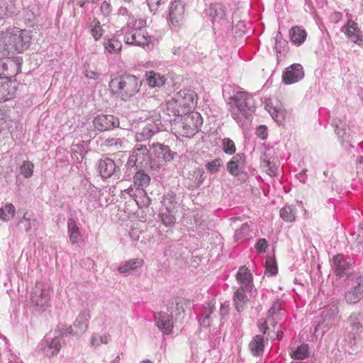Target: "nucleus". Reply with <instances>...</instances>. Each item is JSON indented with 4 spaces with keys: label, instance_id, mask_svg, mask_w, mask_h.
I'll return each mask as SVG.
<instances>
[{
    "label": "nucleus",
    "instance_id": "obj_1",
    "mask_svg": "<svg viewBox=\"0 0 363 363\" xmlns=\"http://www.w3.org/2000/svg\"><path fill=\"white\" fill-rule=\"evenodd\" d=\"M31 31L16 27L0 32V53L7 55L11 52H23L31 43Z\"/></svg>",
    "mask_w": 363,
    "mask_h": 363
},
{
    "label": "nucleus",
    "instance_id": "obj_2",
    "mask_svg": "<svg viewBox=\"0 0 363 363\" xmlns=\"http://www.w3.org/2000/svg\"><path fill=\"white\" fill-rule=\"evenodd\" d=\"M197 101L198 96L194 90L183 89L166 101L163 112L169 116L194 111Z\"/></svg>",
    "mask_w": 363,
    "mask_h": 363
},
{
    "label": "nucleus",
    "instance_id": "obj_3",
    "mask_svg": "<svg viewBox=\"0 0 363 363\" xmlns=\"http://www.w3.org/2000/svg\"><path fill=\"white\" fill-rule=\"evenodd\" d=\"M168 117L171 130L177 137H191L199 132L203 124V118L197 111Z\"/></svg>",
    "mask_w": 363,
    "mask_h": 363
},
{
    "label": "nucleus",
    "instance_id": "obj_4",
    "mask_svg": "<svg viewBox=\"0 0 363 363\" xmlns=\"http://www.w3.org/2000/svg\"><path fill=\"white\" fill-rule=\"evenodd\" d=\"M229 111L233 118L240 126L245 125L255 111V102L250 94L237 91L228 99Z\"/></svg>",
    "mask_w": 363,
    "mask_h": 363
},
{
    "label": "nucleus",
    "instance_id": "obj_5",
    "mask_svg": "<svg viewBox=\"0 0 363 363\" xmlns=\"http://www.w3.org/2000/svg\"><path fill=\"white\" fill-rule=\"evenodd\" d=\"M141 84V80L134 75L117 76L111 78L108 90L112 96L126 101L139 91Z\"/></svg>",
    "mask_w": 363,
    "mask_h": 363
},
{
    "label": "nucleus",
    "instance_id": "obj_6",
    "mask_svg": "<svg viewBox=\"0 0 363 363\" xmlns=\"http://www.w3.org/2000/svg\"><path fill=\"white\" fill-rule=\"evenodd\" d=\"M132 128L135 131L136 140L142 142L149 140L161 130L162 125L157 116H152L145 118L140 117L138 121H133Z\"/></svg>",
    "mask_w": 363,
    "mask_h": 363
},
{
    "label": "nucleus",
    "instance_id": "obj_7",
    "mask_svg": "<svg viewBox=\"0 0 363 363\" xmlns=\"http://www.w3.org/2000/svg\"><path fill=\"white\" fill-rule=\"evenodd\" d=\"M206 13L211 18L215 33H227L232 28V22L226 17L224 6L220 4H211Z\"/></svg>",
    "mask_w": 363,
    "mask_h": 363
},
{
    "label": "nucleus",
    "instance_id": "obj_8",
    "mask_svg": "<svg viewBox=\"0 0 363 363\" xmlns=\"http://www.w3.org/2000/svg\"><path fill=\"white\" fill-rule=\"evenodd\" d=\"M128 164L138 169H155V166L159 165L155 164L151 158L149 150L143 145H137L135 146L129 157Z\"/></svg>",
    "mask_w": 363,
    "mask_h": 363
},
{
    "label": "nucleus",
    "instance_id": "obj_9",
    "mask_svg": "<svg viewBox=\"0 0 363 363\" xmlns=\"http://www.w3.org/2000/svg\"><path fill=\"white\" fill-rule=\"evenodd\" d=\"M350 330L347 333L345 341L350 348H353L363 337V324L358 315H351L347 319Z\"/></svg>",
    "mask_w": 363,
    "mask_h": 363
},
{
    "label": "nucleus",
    "instance_id": "obj_10",
    "mask_svg": "<svg viewBox=\"0 0 363 363\" xmlns=\"http://www.w3.org/2000/svg\"><path fill=\"white\" fill-rule=\"evenodd\" d=\"M93 125L94 129L86 128V132L84 133L89 138L95 137L97 135L96 131L102 132L118 126L119 121L112 115H99L94 118Z\"/></svg>",
    "mask_w": 363,
    "mask_h": 363
},
{
    "label": "nucleus",
    "instance_id": "obj_11",
    "mask_svg": "<svg viewBox=\"0 0 363 363\" xmlns=\"http://www.w3.org/2000/svg\"><path fill=\"white\" fill-rule=\"evenodd\" d=\"M123 40L128 45L145 47L151 43L152 37L145 30H132L125 33Z\"/></svg>",
    "mask_w": 363,
    "mask_h": 363
},
{
    "label": "nucleus",
    "instance_id": "obj_12",
    "mask_svg": "<svg viewBox=\"0 0 363 363\" xmlns=\"http://www.w3.org/2000/svg\"><path fill=\"white\" fill-rule=\"evenodd\" d=\"M341 31L350 42L358 46H363V32L359 29L357 23L352 19L348 20L342 27Z\"/></svg>",
    "mask_w": 363,
    "mask_h": 363
},
{
    "label": "nucleus",
    "instance_id": "obj_13",
    "mask_svg": "<svg viewBox=\"0 0 363 363\" xmlns=\"http://www.w3.org/2000/svg\"><path fill=\"white\" fill-rule=\"evenodd\" d=\"M282 82L286 84H292L304 77V71L301 64L295 63L286 67L282 73Z\"/></svg>",
    "mask_w": 363,
    "mask_h": 363
},
{
    "label": "nucleus",
    "instance_id": "obj_14",
    "mask_svg": "<svg viewBox=\"0 0 363 363\" xmlns=\"http://www.w3.org/2000/svg\"><path fill=\"white\" fill-rule=\"evenodd\" d=\"M50 291L47 289L36 287L31 296L32 305L38 311H44L50 306Z\"/></svg>",
    "mask_w": 363,
    "mask_h": 363
},
{
    "label": "nucleus",
    "instance_id": "obj_15",
    "mask_svg": "<svg viewBox=\"0 0 363 363\" xmlns=\"http://www.w3.org/2000/svg\"><path fill=\"white\" fill-rule=\"evenodd\" d=\"M184 5L180 0L171 2L169 7V21L174 26H179L182 23L184 16Z\"/></svg>",
    "mask_w": 363,
    "mask_h": 363
},
{
    "label": "nucleus",
    "instance_id": "obj_16",
    "mask_svg": "<svg viewBox=\"0 0 363 363\" xmlns=\"http://www.w3.org/2000/svg\"><path fill=\"white\" fill-rule=\"evenodd\" d=\"M352 265V259L341 253L337 254L333 259L334 273L339 278H342L345 274V272L351 269Z\"/></svg>",
    "mask_w": 363,
    "mask_h": 363
},
{
    "label": "nucleus",
    "instance_id": "obj_17",
    "mask_svg": "<svg viewBox=\"0 0 363 363\" xmlns=\"http://www.w3.org/2000/svg\"><path fill=\"white\" fill-rule=\"evenodd\" d=\"M153 152L155 155V159L152 160L155 164H159L155 166V168L159 167L161 162H169L174 158V152H173L168 146L163 145L157 143L153 145Z\"/></svg>",
    "mask_w": 363,
    "mask_h": 363
},
{
    "label": "nucleus",
    "instance_id": "obj_18",
    "mask_svg": "<svg viewBox=\"0 0 363 363\" xmlns=\"http://www.w3.org/2000/svg\"><path fill=\"white\" fill-rule=\"evenodd\" d=\"M345 298L348 303H356L363 298V276L356 279L355 285L345 293Z\"/></svg>",
    "mask_w": 363,
    "mask_h": 363
},
{
    "label": "nucleus",
    "instance_id": "obj_19",
    "mask_svg": "<svg viewBox=\"0 0 363 363\" xmlns=\"http://www.w3.org/2000/svg\"><path fill=\"white\" fill-rule=\"evenodd\" d=\"M155 324L157 328L165 335H169L172 332L174 323L170 315L164 312H159L155 315Z\"/></svg>",
    "mask_w": 363,
    "mask_h": 363
},
{
    "label": "nucleus",
    "instance_id": "obj_20",
    "mask_svg": "<svg viewBox=\"0 0 363 363\" xmlns=\"http://www.w3.org/2000/svg\"><path fill=\"white\" fill-rule=\"evenodd\" d=\"M162 204L165 207V211H161L160 213V217L164 225L166 226H171L175 223V218L172 213L174 208V204L169 198L164 196Z\"/></svg>",
    "mask_w": 363,
    "mask_h": 363
},
{
    "label": "nucleus",
    "instance_id": "obj_21",
    "mask_svg": "<svg viewBox=\"0 0 363 363\" xmlns=\"http://www.w3.org/2000/svg\"><path fill=\"white\" fill-rule=\"evenodd\" d=\"M103 45L106 53L110 55L118 54L122 49V43L119 35H113L110 37H105Z\"/></svg>",
    "mask_w": 363,
    "mask_h": 363
},
{
    "label": "nucleus",
    "instance_id": "obj_22",
    "mask_svg": "<svg viewBox=\"0 0 363 363\" xmlns=\"http://www.w3.org/2000/svg\"><path fill=\"white\" fill-rule=\"evenodd\" d=\"M265 108L276 122L281 123L284 121L285 111L278 101L273 102L271 99L269 100L266 103Z\"/></svg>",
    "mask_w": 363,
    "mask_h": 363
},
{
    "label": "nucleus",
    "instance_id": "obj_23",
    "mask_svg": "<svg viewBox=\"0 0 363 363\" xmlns=\"http://www.w3.org/2000/svg\"><path fill=\"white\" fill-rule=\"evenodd\" d=\"M98 170L103 178L111 177L116 170L114 161L108 157H105L99 161Z\"/></svg>",
    "mask_w": 363,
    "mask_h": 363
},
{
    "label": "nucleus",
    "instance_id": "obj_24",
    "mask_svg": "<svg viewBox=\"0 0 363 363\" xmlns=\"http://www.w3.org/2000/svg\"><path fill=\"white\" fill-rule=\"evenodd\" d=\"M133 188L130 186L124 190V192L133 197L139 208L147 207L150 204V199L144 189H136V193H133Z\"/></svg>",
    "mask_w": 363,
    "mask_h": 363
},
{
    "label": "nucleus",
    "instance_id": "obj_25",
    "mask_svg": "<svg viewBox=\"0 0 363 363\" xmlns=\"http://www.w3.org/2000/svg\"><path fill=\"white\" fill-rule=\"evenodd\" d=\"M245 156L243 154H236L227 163V169L232 175H238L244 167Z\"/></svg>",
    "mask_w": 363,
    "mask_h": 363
},
{
    "label": "nucleus",
    "instance_id": "obj_26",
    "mask_svg": "<svg viewBox=\"0 0 363 363\" xmlns=\"http://www.w3.org/2000/svg\"><path fill=\"white\" fill-rule=\"evenodd\" d=\"M67 230L72 243H78L82 240V233L79 223L74 218H69L67 220Z\"/></svg>",
    "mask_w": 363,
    "mask_h": 363
},
{
    "label": "nucleus",
    "instance_id": "obj_27",
    "mask_svg": "<svg viewBox=\"0 0 363 363\" xmlns=\"http://www.w3.org/2000/svg\"><path fill=\"white\" fill-rule=\"evenodd\" d=\"M86 28L96 41L99 40L104 33V30L102 28L101 22L96 18L87 22Z\"/></svg>",
    "mask_w": 363,
    "mask_h": 363
},
{
    "label": "nucleus",
    "instance_id": "obj_28",
    "mask_svg": "<svg viewBox=\"0 0 363 363\" xmlns=\"http://www.w3.org/2000/svg\"><path fill=\"white\" fill-rule=\"evenodd\" d=\"M237 281L242 287H251L252 282V274L245 266L240 267L236 274Z\"/></svg>",
    "mask_w": 363,
    "mask_h": 363
},
{
    "label": "nucleus",
    "instance_id": "obj_29",
    "mask_svg": "<svg viewBox=\"0 0 363 363\" xmlns=\"http://www.w3.org/2000/svg\"><path fill=\"white\" fill-rule=\"evenodd\" d=\"M146 79L151 87H161L166 82L164 75L153 71L146 72Z\"/></svg>",
    "mask_w": 363,
    "mask_h": 363
},
{
    "label": "nucleus",
    "instance_id": "obj_30",
    "mask_svg": "<svg viewBox=\"0 0 363 363\" xmlns=\"http://www.w3.org/2000/svg\"><path fill=\"white\" fill-rule=\"evenodd\" d=\"M254 227L253 223H244L235 232L234 238L235 242H242L250 238V232Z\"/></svg>",
    "mask_w": 363,
    "mask_h": 363
},
{
    "label": "nucleus",
    "instance_id": "obj_31",
    "mask_svg": "<svg viewBox=\"0 0 363 363\" xmlns=\"http://www.w3.org/2000/svg\"><path fill=\"white\" fill-rule=\"evenodd\" d=\"M16 11L12 0H0V19L12 16Z\"/></svg>",
    "mask_w": 363,
    "mask_h": 363
},
{
    "label": "nucleus",
    "instance_id": "obj_32",
    "mask_svg": "<svg viewBox=\"0 0 363 363\" xmlns=\"http://www.w3.org/2000/svg\"><path fill=\"white\" fill-rule=\"evenodd\" d=\"M133 179L134 186L137 187L136 189H144L145 187L148 186L150 182L149 175L143 171L136 172Z\"/></svg>",
    "mask_w": 363,
    "mask_h": 363
},
{
    "label": "nucleus",
    "instance_id": "obj_33",
    "mask_svg": "<svg viewBox=\"0 0 363 363\" xmlns=\"http://www.w3.org/2000/svg\"><path fill=\"white\" fill-rule=\"evenodd\" d=\"M306 32L299 27H293L290 30L291 41L297 45L302 44L306 38Z\"/></svg>",
    "mask_w": 363,
    "mask_h": 363
},
{
    "label": "nucleus",
    "instance_id": "obj_34",
    "mask_svg": "<svg viewBox=\"0 0 363 363\" xmlns=\"http://www.w3.org/2000/svg\"><path fill=\"white\" fill-rule=\"evenodd\" d=\"M143 262L142 259H133L126 262L123 265L119 266L118 270L120 273H127L130 270L141 267Z\"/></svg>",
    "mask_w": 363,
    "mask_h": 363
},
{
    "label": "nucleus",
    "instance_id": "obj_35",
    "mask_svg": "<svg viewBox=\"0 0 363 363\" xmlns=\"http://www.w3.org/2000/svg\"><path fill=\"white\" fill-rule=\"evenodd\" d=\"M15 213V206L11 203H7L0 208V220L9 221L13 218Z\"/></svg>",
    "mask_w": 363,
    "mask_h": 363
},
{
    "label": "nucleus",
    "instance_id": "obj_36",
    "mask_svg": "<svg viewBox=\"0 0 363 363\" xmlns=\"http://www.w3.org/2000/svg\"><path fill=\"white\" fill-rule=\"evenodd\" d=\"M100 191L97 189H92L89 194L86 201L87 208L89 210L97 208L100 206Z\"/></svg>",
    "mask_w": 363,
    "mask_h": 363
},
{
    "label": "nucleus",
    "instance_id": "obj_37",
    "mask_svg": "<svg viewBox=\"0 0 363 363\" xmlns=\"http://www.w3.org/2000/svg\"><path fill=\"white\" fill-rule=\"evenodd\" d=\"M249 348L254 355H258L264 349V338L261 335H256L250 342Z\"/></svg>",
    "mask_w": 363,
    "mask_h": 363
},
{
    "label": "nucleus",
    "instance_id": "obj_38",
    "mask_svg": "<svg viewBox=\"0 0 363 363\" xmlns=\"http://www.w3.org/2000/svg\"><path fill=\"white\" fill-rule=\"evenodd\" d=\"M233 298L236 310L238 311H241L242 310L243 306L247 301V296L245 294V291L242 286H241L235 292Z\"/></svg>",
    "mask_w": 363,
    "mask_h": 363
},
{
    "label": "nucleus",
    "instance_id": "obj_39",
    "mask_svg": "<svg viewBox=\"0 0 363 363\" xmlns=\"http://www.w3.org/2000/svg\"><path fill=\"white\" fill-rule=\"evenodd\" d=\"M34 164L28 160L23 161L19 167V173L25 179H29L33 175Z\"/></svg>",
    "mask_w": 363,
    "mask_h": 363
},
{
    "label": "nucleus",
    "instance_id": "obj_40",
    "mask_svg": "<svg viewBox=\"0 0 363 363\" xmlns=\"http://www.w3.org/2000/svg\"><path fill=\"white\" fill-rule=\"evenodd\" d=\"M147 22L145 18L129 16L127 22L128 27L132 30H145Z\"/></svg>",
    "mask_w": 363,
    "mask_h": 363
},
{
    "label": "nucleus",
    "instance_id": "obj_41",
    "mask_svg": "<svg viewBox=\"0 0 363 363\" xmlns=\"http://www.w3.org/2000/svg\"><path fill=\"white\" fill-rule=\"evenodd\" d=\"M278 272L277 264L273 255L268 256L265 262V274L269 276H274Z\"/></svg>",
    "mask_w": 363,
    "mask_h": 363
},
{
    "label": "nucleus",
    "instance_id": "obj_42",
    "mask_svg": "<svg viewBox=\"0 0 363 363\" xmlns=\"http://www.w3.org/2000/svg\"><path fill=\"white\" fill-rule=\"evenodd\" d=\"M280 217L286 222H294L295 220L296 212L291 206H287L280 210Z\"/></svg>",
    "mask_w": 363,
    "mask_h": 363
},
{
    "label": "nucleus",
    "instance_id": "obj_43",
    "mask_svg": "<svg viewBox=\"0 0 363 363\" xmlns=\"http://www.w3.org/2000/svg\"><path fill=\"white\" fill-rule=\"evenodd\" d=\"M291 358L295 359L302 360L309 356L308 345L303 344L298 347V348L291 354Z\"/></svg>",
    "mask_w": 363,
    "mask_h": 363
},
{
    "label": "nucleus",
    "instance_id": "obj_44",
    "mask_svg": "<svg viewBox=\"0 0 363 363\" xmlns=\"http://www.w3.org/2000/svg\"><path fill=\"white\" fill-rule=\"evenodd\" d=\"M174 309L177 311L178 314H179L181 311H184L180 298H175L169 302L167 305V311L172 314Z\"/></svg>",
    "mask_w": 363,
    "mask_h": 363
},
{
    "label": "nucleus",
    "instance_id": "obj_45",
    "mask_svg": "<svg viewBox=\"0 0 363 363\" xmlns=\"http://www.w3.org/2000/svg\"><path fill=\"white\" fill-rule=\"evenodd\" d=\"M223 151L228 155H233L235 152L236 148L234 142L229 138H224L222 142Z\"/></svg>",
    "mask_w": 363,
    "mask_h": 363
},
{
    "label": "nucleus",
    "instance_id": "obj_46",
    "mask_svg": "<svg viewBox=\"0 0 363 363\" xmlns=\"http://www.w3.org/2000/svg\"><path fill=\"white\" fill-rule=\"evenodd\" d=\"M146 1H147V5H148L150 12L152 13L153 14L156 13L159 11L160 6L162 5H164L165 4V2L167 1V0H146Z\"/></svg>",
    "mask_w": 363,
    "mask_h": 363
},
{
    "label": "nucleus",
    "instance_id": "obj_47",
    "mask_svg": "<svg viewBox=\"0 0 363 363\" xmlns=\"http://www.w3.org/2000/svg\"><path fill=\"white\" fill-rule=\"evenodd\" d=\"M335 132L340 140L344 143L349 140L350 135L346 133V129L342 123L335 125Z\"/></svg>",
    "mask_w": 363,
    "mask_h": 363
},
{
    "label": "nucleus",
    "instance_id": "obj_48",
    "mask_svg": "<svg viewBox=\"0 0 363 363\" xmlns=\"http://www.w3.org/2000/svg\"><path fill=\"white\" fill-rule=\"evenodd\" d=\"M276 309L274 308V307H272L269 310V317L267 318V319L264 321V323H263L261 325H260V330L262 331H263L264 333H266V330L267 329V325L268 324H272V322H273V320H274V315H277L276 314V312H275Z\"/></svg>",
    "mask_w": 363,
    "mask_h": 363
},
{
    "label": "nucleus",
    "instance_id": "obj_49",
    "mask_svg": "<svg viewBox=\"0 0 363 363\" xmlns=\"http://www.w3.org/2000/svg\"><path fill=\"white\" fill-rule=\"evenodd\" d=\"M56 332L58 333L59 336L64 337L69 334H72V328L70 325L60 323L57 327Z\"/></svg>",
    "mask_w": 363,
    "mask_h": 363
},
{
    "label": "nucleus",
    "instance_id": "obj_50",
    "mask_svg": "<svg viewBox=\"0 0 363 363\" xmlns=\"http://www.w3.org/2000/svg\"><path fill=\"white\" fill-rule=\"evenodd\" d=\"M110 339V335L108 334L104 335L100 337V339H97L96 337L93 336L91 340V344L94 347H98L101 344H107Z\"/></svg>",
    "mask_w": 363,
    "mask_h": 363
},
{
    "label": "nucleus",
    "instance_id": "obj_51",
    "mask_svg": "<svg viewBox=\"0 0 363 363\" xmlns=\"http://www.w3.org/2000/svg\"><path fill=\"white\" fill-rule=\"evenodd\" d=\"M221 165V161L219 159H216L206 164V169L210 173H216L218 171Z\"/></svg>",
    "mask_w": 363,
    "mask_h": 363
},
{
    "label": "nucleus",
    "instance_id": "obj_52",
    "mask_svg": "<svg viewBox=\"0 0 363 363\" xmlns=\"http://www.w3.org/2000/svg\"><path fill=\"white\" fill-rule=\"evenodd\" d=\"M48 347L52 351V354H56L61 349V342L59 337H54L48 345Z\"/></svg>",
    "mask_w": 363,
    "mask_h": 363
},
{
    "label": "nucleus",
    "instance_id": "obj_53",
    "mask_svg": "<svg viewBox=\"0 0 363 363\" xmlns=\"http://www.w3.org/2000/svg\"><path fill=\"white\" fill-rule=\"evenodd\" d=\"M112 8L111 4L107 1H104L101 4V12L104 16H108L111 14Z\"/></svg>",
    "mask_w": 363,
    "mask_h": 363
},
{
    "label": "nucleus",
    "instance_id": "obj_54",
    "mask_svg": "<svg viewBox=\"0 0 363 363\" xmlns=\"http://www.w3.org/2000/svg\"><path fill=\"white\" fill-rule=\"evenodd\" d=\"M257 134L261 139H265L267 136V128L264 125H260L257 129Z\"/></svg>",
    "mask_w": 363,
    "mask_h": 363
},
{
    "label": "nucleus",
    "instance_id": "obj_55",
    "mask_svg": "<svg viewBox=\"0 0 363 363\" xmlns=\"http://www.w3.org/2000/svg\"><path fill=\"white\" fill-rule=\"evenodd\" d=\"M267 241L264 238H261L259 239L258 241L257 242L255 245V250H265L267 247Z\"/></svg>",
    "mask_w": 363,
    "mask_h": 363
},
{
    "label": "nucleus",
    "instance_id": "obj_56",
    "mask_svg": "<svg viewBox=\"0 0 363 363\" xmlns=\"http://www.w3.org/2000/svg\"><path fill=\"white\" fill-rule=\"evenodd\" d=\"M275 40H276V43H275L274 48L277 52H281V48H280L281 44V43L285 44V42L282 41L281 35L279 32L277 33Z\"/></svg>",
    "mask_w": 363,
    "mask_h": 363
},
{
    "label": "nucleus",
    "instance_id": "obj_57",
    "mask_svg": "<svg viewBox=\"0 0 363 363\" xmlns=\"http://www.w3.org/2000/svg\"><path fill=\"white\" fill-rule=\"evenodd\" d=\"M85 76L89 78V79H96L99 77L100 76V74L96 72H94V71H92V70H88V69H86L85 72Z\"/></svg>",
    "mask_w": 363,
    "mask_h": 363
},
{
    "label": "nucleus",
    "instance_id": "obj_58",
    "mask_svg": "<svg viewBox=\"0 0 363 363\" xmlns=\"http://www.w3.org/2000/svg\"><path fill=\"white\" fill-rule=\"evenodd\" d=\"M25 228L27 231L31 230L32 227H34L37 223L35 219H25Z\"/></svg>",
    "mask_w": 363,
    "mask_h": 363
},
{
    "label": "nucleus",
    "instance_id": "obj_59",
    "mask_svg": "<svg viewBox=\"0 0 363 363\" xmlns=\"http://www.w3.org/2000/svg\"><path fill=\"white\" fill-rule=\"evenodd\" d=\"M122 140L119 138H111L108 140V145L110 146L116 145V147H122Z\"/></svg>",
    "mask_w": 363,
    "mask_h": 363
},
{
    "label": "nucleus",
    "instance_id": "obj_60",
    "mask_svg": "<svg viewBox=\"0 0 363 363\" xmlns=\"http://www.w3.org/2000/svg\"><path fill=\"white\" fill-rule=\"evenodd\" d=\"M264 166L269 167V171L270 172V174H274L275 170L274 169V166H271L272 162L269 160L264 159Z\"/></svg>",
    "mask_w": 363,
    "mask_h": 363
},
{
    "label": "nucleus",
    "instance_id": "obj_61",
    "mask_svg": "<svg viewBox=\"0 0 363 363\" xmlns=\"http://www.w3.org/2000/svg\"><path fill=\"white\" fill-rule=\"evenodd\" d=\"M296 177L299 179V181L303 183H305L307 179L305 170H303L301 172L297 174Z\"/></svg>",
    "mask_w": 363,
    "mask_h": 363
},
{
    "label": "nucleus",
    "instance_id": "obj_62",
    "mask_svg": "<svg viewBox=\"0 0 363 363\" xmlns=\"http://www.w3.org/2000/svg\"><path fill=\"white\" fill-rule=\"evenodd\" d=\"M211 318V315L208 314L201 321V324L204 326V327H208L211 324H210V322H209V318Z\"/></svg>",
    "mask_w": 363,
    "mask_h": 363
},
{
    "label": "nucleus",
    "instance_id": "obj_63",
    "mask_svg": "<svg viewBox=\"0 0 363 363\" xmlns=\"http://www.w3.org/2000/svg\"><path fill=\"white\" fill-rule=\"evenodd\" d=\"M31 11V14H28V19L29 21L33 19L37 15L39 14L38 9H37L35 11H33V9L30 10Z\"/></svg>",
    "mask_w": 363,
    "mask_h": 363
},
{
    "label": "nucleus",
    "instance_id": "obj_64",
    "mask_svg": "<svg viewBox=\"0 0 363 363\" xmlns=\"http://www.w3.org/2000/svg\"><path fill=\"white\" fill-rule=\"evenodd\" d=\"M118 13L121 15L125 16V15L128 14V10L125 7H121L118 10Z\"/></svg>",
    "mask_w": 363,
    "mask_h": 363
}]
</instances>
